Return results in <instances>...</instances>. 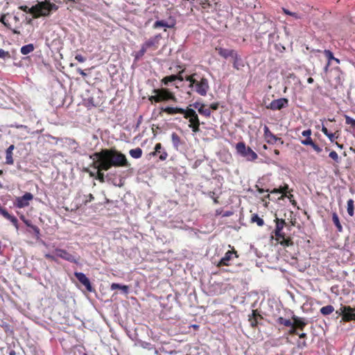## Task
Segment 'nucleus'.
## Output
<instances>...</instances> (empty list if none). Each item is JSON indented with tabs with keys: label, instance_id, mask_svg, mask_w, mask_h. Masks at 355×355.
I'll return each mask as SVG.
<instances>
[{
	"label": "nucleus",
	"instance_id": "obj_19",
	"mask_svg": "<svg viewBox=\"0 0 355 355\" xmlns=\"http://www.w3.org/2000/svg\"><path fill=\"white\" fill-rule=\"evenodd\" d=\"M15 149L14 145H10L6 151V163L7 164H12L14 160L12 158V150Z\"/></svg>",
	"mask_w": 355,
	"mask_h": 355
},
{
	"label": "nucleus",
	"instance_id": "obj_50",
	"mask_svg": "<svg viewBox=\"0 0 355 355\" xmlns=\"http://www.w3.org/2000/svg\"><path fill=\"white\" fill-rule=\"evenodd\" d=\"M75 59L78 60L79 62H84L86 60V58L80 54H77L75 56Z\"/></svg>",
	"mask_w": 355,
	"mask_h": 355
},
{
	"label": "nucleus",
	"instance_id": "obj_54",
	"mask_svg": "<svg viewBox=\"0 0 355 355\" xmlns=\"http://www.w3.org/2000/svg\"><path fill=\"white\" fill-rule=\"evenodd\" d=\"M147 49H148L147 47H146V46L144 44H143L141 49L139 51V55L140 56L144 55V53L146 52Z\"/></svg>",
	"mask_w": 355,
	"mask_h": 355
},
{
	"label": "nucleus",
	"instance_id": "obj_18",
	"mask_svg": "<svg viewBox=\"0 0 355 355\" xmlns=\"http://www.w3.org/2000/svg\"><path fill=\"white\" fill-rule=\"evenodd\" d=\"M232 58L234 60V62H233L234 68L237 70H241L245 66L244 61L243 60L241 57L240 55H239L238 53H236Z\"/></svg>",
	"mask_w": 355,
	"mask_h": 355
},
{
	"label": "nucleus",
	"instance_id": "obj_11",
	"mask_svg": "<svg viewBox=\"0 0 355 355\" xmlns=\"http://www.w3.org/2000/svg\"><path fill=\"white\" fill-rule=\"evenodd\" d=\"M75 277L78 279V280L85 286L86 289L89 292H94V289L92 286L89 279L86 277V275L80 272H75Z\"/></svg>",
	"mask_w": 355,
	"mask_h": 355
},
{
	"label": "nucleus",
	"instance_id": "obj_61",
	"mask_svg": "<svg viewBox=\"0 0 355 355\" xmlns=\"http://www.w3.org/2000/svg\"><path fill=\"white\" fill-rule=\"evenodd\" d=\"M158 97V94H155L154 96H151L150 98H149V100L150 101H155V102H160L159 100H157Z\"/></svg>",
	"mask_w": 355,
	"mask_h": 355
},
{
	"label": "nucleus",
	"instance_id": "obj_24",
	"mask_svg": "<svg viewBox=\"0 0 355 355\" xmlns=\"http://www.w3.org/2000/svg\"><path fill=\"white\" fill-rule=\"evenodd\" d=\"M129 154L132 158L139 159L142 155V150L140 148L131 149L129 151Z\"/></svg>",
	"mask_w": 355,
	"mask_h": 355
},
{
	"label": "nucleus",
	"instance_id": "obj_32",
	"mask_svg": "<svg viewBox=\"0 0 355 355\" xmlns=\"http://www.w3.org/2000/svg\"><path fill=\"white\" fill-rule=\"evenodd\" d=\"M354 200L352 199H349L347 200V213L350 216H354Z\"/></svg>",
	"mask_w": 355,
	"mask_h": 355
},
{
	"label": "nucleus",
	"instance_id": "obj_60",
	"mask_svg": "<svg viewBox=\"0 0 355 355\" xmlns=\"http://www.w3.org/2000/svg\"><path fill=\"white\" fill-rule=\"evenodd\" d=\"M55 254L53 255V254H45V257L46 259H51V260H53V261H55L56 259H55Z\"/></svg>",
	"mask_w": 355,
	"mask_h": 355
},
{
	"label": "nucleus",
	"instance_id": "obj_17",
	"mask_svg": "<svg viewBox=\"0 0 355 355\" xmlns=\"http://www.w3.org/2000/svg\"><path fill=\"white\" fill-rule=\"evenodd\" d=\"M162 111L166 112L168 114H185L187 110L180 107H162Z\"/></svg>",
	"mask_w": 355,
	"mask_h": 355
},
{
	"label": "nucleus",
	"instance_id": "obj_58",
	"mask_svg": "<svg viewBox=\"0 0 355 355\" xmlns=\"http://www.w3.org/2000/svg\"><path fill=\"white\" fill-rule=\"evenodd\" d=\"M290 327L291 329L288 331L290 334H298L297 331V328L295 326H291Z\"/></svg>",
	"mask_w": 355,
	"mask_h": 355
},
{
	"label": "nucleus",
	"instance_id": "obj_33",
	"mask_svg": "<svg viewBox=\"0 0 355 355\" xmlns=\"http://www.w3.org/2000/svg\"><path fill=\"white\" fill-rule=\"evenodd\" d=\"M322 132L329 139L331 142L334 141V139L336 138L335 135L334 133L329 132L326 127L322 126Z\"/></svg>",
	"mask_w": 355,
	"mask_h": 355
},
{
	"label": "nucleus",
	"instance_id": "obj_41",
	"mask_svg": "<svg viewBox=\"0 0 355 355\" xmlns=\"http://www.w3.org/2000/svg\"><path fill=\"white\" fill-rule=\"evenodd\" d=\"M200 4L203 9H208L211 7L209 0H200Z\"/></svg>",
	"mask_w": 355,
	"mask_h": 355
},
{
	"label": "nucleus",
	"instance_id": "obj_45",
	"mask_svg": "<svg viewBox=\"0 0 355 355\" xmlns=\"http://www.w3.org/2000/svg\"><path fill=\"white\" fill-rule=\"evenodd\" d=\"M325 55L327 57L328 60H329V62H330V60H333V59H335L334 55H333V53L329 51V50H324V51Z\"/></svg>",
	"mask_w": 355,
	"mask_h": 355
},
{
	"label": "nucleus",
	"instance_id": "obj_25",
	"mask_svg": "<svg viewBox=\"0 0 355 355\" xmlns=\"http://www.w3.org/2000/svg\"><path fill=\"white\" fill-rule=\"evenodd\" d=\"M34 51V46L33 44H29L23 46L21 48V53L23 55H27Z\"/></svg>",
	"mask_w": 355,
	"mask_h": 355
},
{
	"label": "nucleus",
	"instance_id": "obj_31",
	"mask_svg": "<svg viewBox=\"0 0 355 355\" xmlns=\"http://www.w3.org/2000/svg\"><path fill=\"white\" fill-rule=\"evenodd\" d=\"M198 112L207 117L211 115V110L209 108H205V105H201L198 109Z\"/></svg>",
	"mask_w": 355,
	"mask_h": 355
},
{
	"label": "nucleus",
	"instance_id": "obj_12",
	"mask_svg": "<svg viewBox=\"0 0 355 355\" xmlns=\"http://www.w3.org/2000/svg\"><path fill=\"white\" fill-rule=\"evenodd\" d=\"M184 117L189 119V125L200 124L198 114L193 109H187Z\"/></svg>",
	"mask_w": 355,
	"mask_h": 355
},
{
	"label": "nucleus",
	"instance_id": "obj_56",
	"mask_svg": "<svg viewBox=\"0 0 355 355\" xmlns=\"http://www.w3.org/2000/svg\"><path fill=\"white\" fill-rule=\"evenodd\" d=\"M302 135L304 136V137H306V138H309L310 137V135H311V130L310 129H308V130H304L302 133Z\"/></svg>",
	"mask_w": 355,
	"mask_h": 355
},
{
	"label": "nucleus",
	"instance_id": "obj_44",
	"mask_svg": "<svg viewBox=\"0 0 355 355\" xmlns=\"http://www.w3.org/2000/svg\"><path fill=\"white\" fill-rule=\"evenodd\" d=\"M19 8L26 12H28V13H33V11L35 10V7H33L31 8H29L28 6H21L19 7Z\"/></svg>",
	"mask_w": 355,
	"mask_h": 355
},
{
	"label": "nucleus",
	"instance_id": "obj_42",
	"mask_svg": "<svg viewBox=\"0 0 355 355\" xmlns=\"http://www.w3.org/2000/svg\"><path fill=\"white\" fill-rule=\"evenodd\" d=\"M10 55L8 51H6L2 49H0V58L6 59L10 58Z\"/></svg>",
	"mask_w": 355,
	"mask_h": 355
},
{
	"label": "nucleus",
	"instance_id": "obj_27",
	"mask_svg": "<svg viewBox=\"0 0 355 355\" xmlns=\"http://www.w3.org/2000/svg\"><path fill=\"white\" fill-rule=\"evenodd\" d=\"M332 220H333V223H334V225H336L338 231V232H342L343 231V227H342V225H341V224L340 223L338 216L335 212L333 213V214H332Z\"/></svg>",
	"mask_w": 355,
	"mask_h": 355
},
{
	"label": "nucleus",
	"instance_id": "obj_43",
	"mask_svg": "<svg viewBox=\"0 0 355 355\" xmlns=\"http://www.w3.org/2000/svg\"><path fill=\"white\" fill-rule=\"evenodd\" d=\"M282 10L283 12L286 14V15H290V16H292V17H294L295 18H300V17L298 16V15L296 13V12H291L289 11L288 10L283 8H282Z\"/></svg>",
	"mask_w": 355,
	"mask_h": 355
},
{
	"label": "nucleus",
	"instance_id": "obj_13",
	"mask_svg": "<svg viewBox=\"0 0 355 355\" xmlns=\"http://www.w3.org/2000/svg\"><path fill=\"white\" fill-rule=\"evenodd\" d=\"M263 132L264 136L266 139H267V142L269 144H275L277 141H281V143L282 144L283 141H282L281 138L277 137L276 135H273L269 130L268 127L265 125L263 128Z\"/></svg>",
	"mask_w": 355,
	"mask_h": 355
},
{
	"label": "nucleus",
	"instance_id": "obj_62",
	"mask_svg": "<svg viewBox=\"0 0 355 355\" xmlns=\"http://www.w3.org/2000/svg\"><path fill=\"white\" fill-rule=\"evenodd\" d=\"M77 71L78 73H79L83 77H85L87 76L86 73H85V71L81 69L80 68H78L77 69Z\"/></svg>",
	"mask_w": 355,
	"mask_h": 355
},
{
	"label": "nucleus",
	"instance_id": "obj_40",
	"mask_svg": "<svg viewBox=\"0 0 355 355\" xmlns=\"http://www.w3.org/2000/svg\"><path fill=\"white\" fill-rule=\"evenodd\" d=\"M288 189V185H285L284 187L282 188H279V189H275L272 191H271V193H285L287 190Z\"/></svg>",
	"mask_w": 355,
	"mask_h": 355
},
{
	"label": "nucleus",
	"instance_id": "obj_35",
	"mask_svg": "<svg viewBox=\"0 0 355 355\" xmlns=\"http://www.w3.org/2000/svg\"><path fill=\"white\" fill-rule=\"evenodd\" d=\"M285 220L284 219H279V218H277L276 219V226H275V229L276 230H280V231H282L284 227V225H285Z\"/></svg>",
	"mask_w": 355,
	"mask_h": 355
},
{
	"label": "nucleus",
	"instance_id": "obj_47",
	"mask_svg": "<svg viewBox=\"0 0 355 355\" xmlns=\"http://www.w3.org/2000/svg\"><path fill=\"white\" fill-rule=\"evenodd\" d=\"M301 143L305 146H311L313 143L312 139L311 137L306 138V139L302 140Z\"/></svg>",
	"mask_w": 355,
	"mask_h": 355
},
{
	"label": "nucleus",
	"instance_id": "obj_3",
	"mask_svg": "<svg viewBox=\"0 0 355 355\" xmlns=\"http://www.w3.org/2000/svg\"><path fill=\"white\" fill-rule=\"evenodd\" d=\"M237 153L248 161H254L257 158V153L250 147H247L243 142H239L236 145Z\"/></svg>",
	"mask_w": 355,
	"mask_h": 355
},
{
	"label": "nucleus",
	"instance_id": "obj_38",
	"mask_svg": "<svg viewBox=\"0 0 355 355\" xmlns=\"http://www.w3.org/2000/svg\"><path fill=\"white\" fill-rule=\"evenodd\" d=\"M279 243L282 245L288 247L293 245L292 241L288 238H283V240L280 241Z\"/></svg>",
	"mask_w": 355,
	"mask_h": 355
},
{
	"label": "nucleus",
	"instance_id": "obj_5",
	"mask_svg": "<svg viewBox=\"0 0 355 355\" xmlns=\"http://www.w3.org/2000/svg\"><path fill=\"white\" fill-rule=\"evenodd\" d=\"M35 9L40 15L47 16L49 15L50 12L52 10H57L58 7L55 4L45 1L43 2L38 3L35 6Z\"/></svg>",
	"mask_w": 355,
	"mask_h": 355
},
{
	"label": "nucleus",
	"instance_id": "obj_37",
	"mask_svg": "<svg viewBox=\"0 0 355 355\" xmlns=\"http://www.w3.org/2000/svg\"><path fill=\"white\" fill-rule=\"evenodd\" d=\"M175 80V78L174 75H171V76H169L164 77L162 80V83L164 85H168L170 83H172V82H173Z\"/></svg>",
	"mask_w": 355,
	"mask_h": 355
},
{
	"label": "nucleus",
	"instance_id": "obj_22",
	"mask_svg": "<svg viewBox=\"0 0 355 355\" xmlns=\"http://www.w3.org/2000/svg\"><path fill=\"white\" fill-rule=\"evenodd\" d=\"M258 318H261V315L256 311L253 310L252 314L249 315V322L252 327H254L257 326Z\"/></svg>",
	"mask_w": 355,
	"mask_h": 355
},
{
	"label": "nucleus",
	"instance_id": "obj_8",
	"mask_svg": "<svg viewBox=\"0 0 355 355\" xmlns=\"http://www.w3.org/2000/svg\"><path fill=\"white\" fill-rule=\"evenodd\" d=\"M33 199V195L29 192H26L21 197H17L14 202L15 206L18 208H24L29 205L30 201Z\"/></svg>",
	"mask_w": 355,
	"mask_h": 355
},
{
	"label": "nucleus",
	"instance_id": "obj_6",
	"mask_svg": "<svg viewBox=\"0 0 355 355\" xmlns=\"http://www.w3.org/2000/svg\"><path fill=\"white\" fill-rule=\"evenodd\" d=\"M238 257L237 252L234 249L228 250L225 252L224 257L220 259L216 266L218 267H220L222 266H230L231 262L233 261L234 259L238 258Z\"/></svg>",
	"mask_w": 355,
	"mask_h": 355
},
{
	"label": "nucleus",
	"instance_id": "obj_59",
	"mask_svg": "<svg viewBox=\"0 0 355 355\" xmlns=\"http://www.w3.org/2000/svg\"><path fill=\"white\" fill-rule=\"evenodd\" d=\"M0 21L6 26H8V24L6 21V15H3L0 17Z\"/></svg>",
	"mask_w": 355,
	"mask_h": 355
},
{
	"label": "nucleus",
	"instance_id": "obj_55",
	"mask_svg": "<svg viewBox=\"0 0 355 355\" xmlns=\"http://www.w3.org/2000/svg\"><path fill=\"white\" fill-rule=\"evenodd\" d=\"M160 155H159V159L164 161L166 159L167 156H168V154L166 153V151L163 150L161 153H159Z\"/></svg>",
	"mask_w": 355,
	"mask_h": 355
},
{
	"label": "nucleus",
	"instance_id": "obj_9",
	"mask_svg": "<svg viewBox=\"0 0 355 355\" xmlns=\"http://www.w3.org/2000/svg\"><path fill=\"white\" fill-rule=\"evenodd\" d=\"M288 101L286 98H280L272 101L268 105L266 106L267 109L272 110H280L281 109L287 107Z\"/></svg>",
	"mask_w": 355,
	"mask_h": 355
},
{
	"label": "nucleus",
	"instance_id": "obj_53",
	"mask_svg": "<svg viewBox=\"0 0 355 355\" xmlns=\"http://www.w3.org/2000/svg\"><path fill=\"white\" fill-rule=\"evenodd\" d=\"M31 230H33V232L35 234V236H39L40 232V229L37 226H35V225L31 226Z\"/></svg>",
	"mask_w": 355,
	"mask_h": 355
},
{
	"label": "nucleus",
	"instance_id": "obj_36",
	"mask_svg": "<svg viewBox=\"0 0 355 355\" xmlns=\"http://www.w3.org/2000/svg\"><path fill=\"white\" fill-rule=\"evenodd\" d=\"M83 198L84 199L83 200L82 202V205H87V203L92 202L94 199V197L92 193H89V195L87 196L84 195Z\"/></svg>",
	"mask_w": 355,
	"mask_h": 355
},
{
	"label": "nucleus",
	"instance_id": "obj_46",
	"mask_svg": "<svg viewBox=\"0 0 355 355\" xmlns=\"http://www.w3.org/2000/svg\"><path fill=\"white\" fill-rule=\"evenodd\" d=\"M329 156L334 161H336L337 162H338V155L336 151L333 150V151L330 152Z\"/></svg>",
	"mask_w": 355,
	"mask_h": 355
},
{
	"label": "nucleus",
	"instance_id": "obj_63",
	"mask_svg": "<svg viewBox=\"0 0 355 355\" xmlns=\"http://www.w3.org/2000/svg\"><path fill=\"white\" fill-rule=\"evenodd\" d=\"M256 187L257 188L258 192L261 194L268 191V190H265L263 189L259 188L258 185H256Z\"/></svg>",
	"mask_w": 355,
	"mask_h": 355
},
{
	"label": "nucleus",
	"instance_id": "obj_21",
	"mask_svg": "<svg viewBox=\"0 0 355 355\" xmlns=\"http://www.w3.org/2000/svg\"><path fill=\"white\" fill-rule=\"evenodd\" d=\"M161 38V35H157L154 37L150 38L148 41H146L144 44L147 47V49L156 45L159 39Z\"/></svg>",
	"mask_w": 355,
	"mask_h": 355
},
{
	"label": "nucleus",
	"instance_id": "obj_48",
	"mask_svg": "<svg viewBox=\"0 0 355 355\" xmlns=\"http://www.w3.org/2000/svg\"><path fill=\"white\" fill-rule=\"evenodd\" d=\"M184 72V69L182 70L179 74L178 75H174L175 78V80H179L180 81H182L184 80H185V77H183L182 76V73Z\"/></svg>",
	"mask_w": 355,
	"mask_h": 355
},
{
	"label": "nucleus",
	"instance_id": "obj_7",
	"mask_svg": "<svg viewBox=\"0 0 355 355\" xmlns=\"http://www.w3.org/2000/svg\"><path fill=\"white\" fill-rule=\"evenodd\" d=\"M153 93L158 94L157 100H159V101H166L168 100L176 101L174 94L166 89H155L153 90Z\"/></svg>",
	"mask_w": 355,
	"mask_h": 355
},
{
	"label": "nucleus",
	"instance_id": "obj_29",
	"mask_svg": "<svg viewBox=\"0 0 355 355\" xmlns=\"http://www.w3.org/2000/svg\"><path fill=\"white\" fill-rule=\"evenodd\" d=\"M277 322L279 324H282L288 327H290L291 326H294L293 320L291 321L290 320L284 319L282 317H279L277 319Z\"/></svg>",
	"mask_w": 355,
	"mask_h": 355
},
{
	"label": "nucleus",
	"instance_id": "obj_39",
	"mask_svg": "<svg viewBox=\"0 0 355 355\" xmlns=\"http://www.w3.org/2000/svg\"><path fill=\"white\" fill-rule=\"evenodd\" d=\"M345 122L347 124L350 125L352 128H355V119L349 116H345Z\"/></svg>",
	"mask_w": 355,
	"mask_h": 355
},
{
	"label": "nucleus",
	"instance_id": "obj_30",
	"mask_svg": "<svg viewBox=\"0 0 355 355\" xmlns=\"http://www.w3.org/2000/svg\"><path fill=\"white\" fill-rule=\"evenodd\" d=\"M252 223H256L258 226L261 227L264 225V221L257 214H253L251 218Z\"/></svg>",
	"mask_w": 355,
	"mask_h": 355
},
{
	"label": "nucleus",
	"instance_id": "obj_23",
	"mask_svg": "<svg viewBox=\"0 0 355 355\" xmlns=\"http://www.w3.org/2000/svg\"><path fill=\"white\" fill-rule=\"evenodd\" d=\"M174 25H175L174 24H169L164 20H158L154 23L153 28H158L160 27L173 28L174 26Z\"/></svg>",
	"mask_w": 355,
	"mask_h": 355
},
{
	"label": "nucleus",
	"instance_id": "obj_52",
	"mask_svg": "<svg viewBox=\"0 0 355 355\" xmlns=\"http://www.w3.org/2000/svg\"><path fill=\"white\" fill-rule=\"evenodd\" d=\"M306 343L305 340L303 341H298L297 343V346L300 349H303L306 347Z\"/></svg>",
	"mask_w": 355,
	"mask_h": 355
},
{
	"label": "nucleus",
	"instance_id": "obj_51",
	"mask_svg": "<svg viewBox=\"0 0 355 355\" xmlns=\"http://www.w3.org/2000/svg\"><path fill=\"white\" fill-rule=\"evenodd\" d=\"M335 73H336V83L340 84V71L338 69H336Z\"/></svg>",
	"mask_w": 355,
	"mask_h": 355
},
{
	"label": "nucleus",
	"instance_id": "obj_4",
	"mask_svg": "<svg viewBox=\"0 0 355 355\" xmlns=\"http://www.w3.org/2000/svg\"><path fill=\"white\" fill-rule=\"evenodd\" d=\"M336 313L338 315H342V320L343 321L355 320V308L341 304L340 309Z\"/></svg>",
	"mask_w": 355,
	"mask_h": 355
},
{
	"label": "nucleus",
	"instance_id": "obj_15",
	"mask_svg": "<svg viewBox=\"0 0 355 355\" xmlns=\"http://www.w3.org/2000/svg\"><path fill=\"white\" fill-rule=\"evenodd\" d=\"M0 214L2 215L5 218L10 220L15 227L18 229V220L14 216L10 215L6 209L0 206Z\"/></svg>",
	"mask_w": 355,
	"mask_h": 355
},
{
	"label": "nucleus",
	"instance_id": "obj_2",
	"mask_svg": "<svg viewBox=\"0 0 355 355\" xmlns=\"http://www.w3.org/2000/svg\"><path fill=\"white\" fill-rule=\"evenodd\" d=\"M185 80L189 83V87L191 88L193 92H196L202 96H205L209 90L208 80L205 77L200 76L196 73L186 76Z\"/></svg>",
	"mask_w": 355,
	"mask_h": 355
},
{
	"label": "nucleus",
	"instance_id": "obj_64",
	"mask_svg": "<svg viewBox=\"0 0 355 355\" xmlns=\"http://www.w3.org/2000/svg\"><path fill=\"white\" fill-rule=\"evenodd\" d=\"M210 108L216 110L218 108V103H212L210 105Z\"/></svg>",
	"mask_w": 355,
	"mask_h": 355
},
{
	"label": "nucleus",
	"instance_id": "obj_20",
	"mask_svg": "<svg viewBox=\"0 0 355 355\" xmlns=\"http://www.w3.org/2000/svg\"><path fill=\"white\" fill-rule=\"evenodd\" d=\"M111 290L114 291L116 289L121 290L124 294H127L129 292V287L126 285H121L117 283H112L110 286Z\"/></svg>",
	"mask_w": 355,
	"mask_h": 355
},
{
	"label": "nucleus",
	"instance_id": "obj_28",
	"mask_svg": "<svg viewBox=\"0 0 355 355\" xmlns=\"http://www.w3.org/2000/svg\"><path fill=\"white\" fill-rule=\"evenodd\" d=\"M334 311V308L331 305H327L322 306L320 309V313L324 315H328Z\"/></svg>",
	"mask_w": 355,
	"mask_h": 355
},
{
	"label": "nucleus",
	"instance_id": "obj_1",
	"mask_svg": "<svg viewBox=\"0 0 355 355\" xmlns=\"http://www.w3.org/2000/svg\"><path fill=\"white\" fill-rule=\"evenodd\" d=\"M90 159L93 160L94 168L97 170L96 179L101 182H105V175L101 171H108L112 166H130L125 155L114 149H102L90 155Z\"/></svg>",
	"mask_w": 355,
	"mask_h": 355
},
{
	"label": "nucleus",
	"instance_id": "obj_34",
	"mask_svg": "<svg viewBox=\"0 0 355 355\" xmlns=\"http://www.w3.org/2000/svg\"><path fill=\"white\" fill-rule=\"evenodd\" d=\"M162 146L160 143H158L155 146V151L150 153V155L155 156L163 151Z\"/></svg>",
	"mask_w": 355,
	"mask_h": 355
},
{
	"label": "nucleus",
	"instance_id": "obj_16",
	"mask_svg": "<svg viewBox=\"0 0 355 355\" xmlns=\"http://www.w3.org/2000/svg\"><path fill=\"white\" fill-rule=\"evenodd\" d=\"M292 320H293L294 326L300 330H303L307 324V322L304 318L297 317L295 315H293Z\"/></svg>",
	"mask_w": 355,
	"mask_h": 355
},
{
	"label": "nucleus",
	"instance_id": "obj_10",
	"mask_svg": "<svg viewBox=\"0 0 355 355\" xmlns=\"http://www.w3.org/2000/svg\"><path fill=\"white\" fill-rule=\"evenodd\" d=\"M56 257H60L71 263H78V259H76L71 254L69 253L67 250L60 248H56L54 250Z\"/></svg>",
	"mask_w": 355,
	"mask_h": 355
},
{
	"label": "nucleus",
	"instance_id": "obj_57",
	"mask_svg": "<svg viewBox=\"0 0 355 355\" xmlns=\"http://www.w3.org/2000/svg\"><path fill=\"white\" fill-rule=\"evenodd\" d=\"M311 146L318 153L322 151V148L320 146H318L317 144H315L314 142L313 143Z\"/></svg>",
	"mask_w": 355,
	"mask_h": 355
},
{
	"label": "nucleus",
	"instance_id": "obj_26",
	"mask_svg": "<svg viewBox=\"0 0 355 355\" xmlns=\"http://www.w3.org/2000/svg\"><path fill=\"white\" fill-rule=\"evenodd\" d=\"M171 140L173 147L178 150L180 144V137L175 132H173L171 135Z\"/></svg>",
	"mask_w": 355,
	"mask_h": 355
},
{
	"label": "nucleus",
	"instance_id": "obj_49",
	"mask_svg": "<svg viewBox=\"0 0 355 355\" xmlns=\"http://www.w3.org/2000/svg\"><path fill=\"white\" fill-rule=\"evenodd\" d=\"M189 127L192 129L193 132H198L200 131V124H196V125H189Z\"/></svg>",
	"mask_w": 355,
	"mask_h": 355
},
{
	"label": "nucleus",
	"instance_id": "obj_14",
	"mask_svg": "<svg viewBox=\"0 0 355 355\" xmlns=\"http://www.w3.org/2000/svg\"><path fill=\"white\" fill-rule=\"evenodd\" d=\"M216 51L223 58L227 59L228 58H233L235 54L237 53L236 51L233 49H223L221 47L216 48Z\"/></svg>",
	"mask_w": 355,
	"mask_h": 355
}]
</instances>
